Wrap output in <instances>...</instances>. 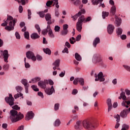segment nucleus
<instances>
[{
  "label": "nucleus",
  "instance_id": "nucleus-21",
  "mask_svg": "<svg viewBox=\"0 0 130 130\" xmlns=\"http://www.w3.org/2000/svg\"><path fill=\"white\" fill-rule=\"evenodd\" d=\"M12 20H13V17L11 16H8L7 20H4V22L1 24V26H3V27L7 26V25H8V22H9V21H12Z\"/></svg>",
  "mask_w": 130,
  "mask_h": 130
},
{
  "label": "nucleus",
  "instance_id": "nucleus-53",
  "mask_svg": "<svg viewBox=\"0 0 130 130\" xmlns=\"http://www.w3.org/2000/svg\"><path fill=\"white\" fill-rule=\"evenodd\" d=\"M59 109V104L58 103L55 104L54 105V110L56 111L58 110Z\"/></svg>",
  "mask_w": 130,
  "mask_h": 130
},
{
  "label": "nucleus",
  "instance_id": "nucleus-57",
  "mask_svg": "<svg viewBox=\"0 0 130 130\" xmlns=\"http://www.w3.org/2000/svg\"><path fill=\"white\" fill-rule=\"evenodd\" d=\"M13 109H15V110H20V107L18 105H15L12 107Z\"/></svg>",
  "mask_w": 130,
  "mask_h": 130
},
{
  "label": "nucleus",
  "instance_id": "nucleus-48",
  "mask_svg": "<svg viewBox=\"0 0 130 130\" xmlns=\"http://www.w3.org/2000/svg\"><path fill=\"white\" fill-rule=\"evenodd\" d=\"M54 2V5H55L56 8L58 9L59 8V5H58V0H53Z\"/></svg>",
  "mask_w": 130,
  "mask_h": 130
},
{
  "label": "nucleus",
  "instance_id": "nucleus-12",
  "mask_svg": "<svg viewBox=\"0 0 130 130\" xmlns=\"http://www.w3.org/2000/svg\"><path fill=\"white\" fill-rule=\"evenodd\" d=\"M78 83H79L80 85H81V86H84V85L85 84L84 79L79 78H75L73 81L74 85H77Z\"/></svg>",
  "mask_w": 130,
  "mask_h": 130
},
{
  "label": "nucleus",
  "instance_id": "nucleus-19",
  "mask_svg": "<svg viewBox=\"0 0 130 130\" xmlns=\"http://www.w3.org/2000/svg\"><path fill=\"white\" fill-rule=\"evenodd\" d=\"M103 2V0H95V1H92V5L94 6H97L99 3L101 4V6L102 8H104L105 7V5L104 4H102V2Z\"/></svg>",
  "mask_w": 130,
  "mask_h": 130
},
{
  "label": "nucleus",
  "instance_id": "nucleus-31",
  "mask_svg": "<svg viewBox=\"0 0 130 130\" xmlns=\"http://www.w3.org/2000/svg\"><path fill=\"white\" fill-rule=\"evenodd\" d=\"M75 57L76 60H78V61H81V60H82V57H81V55L78 53L75 54Z\"/></svg>",
  "mask_w": 130,
  "mask_h": 130
},
{
  "label": "nucleus",
  "instance_id": "nucleus-60",
  "mask_svg": "<svg viewBox=\"0 0 130 130\" xmlns=\"http://www.w3.org/2000/svg\"><path fill=\"white\" fill-rule=\"evenodd\" d=\"M38 95L41 97L42 99L44 98V95H43V93H42L41 91H39L38 92Z\"/></svg>",
  "mask_w": 130,
  "mask_h": 130
},
{
  "label": "nucleus",
  "instance_id": "nucleus-23",
  "mask_svg": "<svg viewBox=\"0 0 130 130\" xmlns=\"http://www.w3.org/2000/svg\"><path fill=\"white\" fill-rule=\"evenodd\" d=\"M115 24L118 26L121 24V19L118 18L117 16L115 15Z\"/></svg>",
  "mask_w": 130,
  "mask_h": 130
},
{
  "label": "nucleus",
  "instance_id": "nucleus-26",
  "mask_svg": "<svg viewBox=\"0 0 130 130\" xmlns=\"http://www.w3.org/2000/svg\"><path fill=\"white\" fill-rule=\"evenodd\" d=\"M98 43H100V38H99V37H97L94 39L93 42V45L94 47H96Z\"/></svg>",
  "mask_w": 130,
  "mask_h": 130
},
{
  "label": "nucleus",
  "instance_id": "nucleus-63",
  "mask_svg": "<svg viewBox=\"0 0 130 130\" xmlns=\"http://www.w3.org/2000/svg\"><path fill=\"white\" fill-rule=\"evenodd\" d=\"M125 92L126 95H127V96H129V95H130V90H129V89H125Z\"/></svg>",
  "mask_w": 130,
  "mask_h": 130
},
{
  "label": "nucleus",
  "instance_id": "nucleus-61",
  "mask_svg": "<svg viewBox=\"0 0 130 130\" xmlns=\"http://www.w3.org/2000/svg\"><path fill=\"white\" fill-rule=\"evenodd\" d=\"M2 127L4 129H8V124L7 123H4L2 125Z\"/></svg>",
  "mask_w": 130,
  "mask_h": 130
},
{
  "label": "nucleus",
  "instance_id": "nucleus-33",
  "mask_svg": "<svg viewBox=\"0 0 130 130\" xmlns=\"http://www.w3.org/2000/svg\"><path fill=\"white\" fill-rule=\"evenodd\" d=\"M80 18H83V19H84V20H83L84 23H87V22H90V21H91V20H92V19H91V17H87V18L86 19V18H85V16H81L80 17Z\"/></svg>",
  "mask_w": 130,
  "mask_h": 130
},
{
  "label": "nucleus",
  "instance_id": "nucleus-62",
  "mask_svg": "<svg viewBox=\"0 0 130 130\" xmlns=\"http://www.w3.org/2000/svg\"><path fill=\"white\" fill-rule=\"evenodd\" d=\"M63 53H69V49L68 48H64V49L63 50L62 52Z\"/></svg>",
  "mask_w": 130,
  "mask_h": 130
},
{
  "label": "nucleus",
  "instance_id": "nucleus-3",
  "mask_svg": "<svg viewBox=\"0 0 130 130\" xmlns=\"http://www.w3.org/2000/svg\"><path fill=\"white\" fill-rule=\"evenodd\" d=\"M84 18L83 17H79L78 22L76 23V29L78 32H81L82 29H83V22H84Z\"/></svg>",
  "mask_w": 130,
  "mask_h": 130
},
{
  "label": "nucleus",
  "instance_id": "nucleus-25",
  "mask_svg": "<svg viewBox=\"0 0 130 130\" xmlns=\"http://www.w3.org/2000/svg\"><path fill=\"white\" fill-rule=\"evenodd\" d=\"M107 104L108 106V111H110L112 108V104H111V99H109L107 100Z\"/></svg>",
  "mask_w": 130,
  "mask_h": 130
},
{
  "label": "nucleus",
  "instance_id": "nucleus-42",
  "mask_svg": "<svg viewBox=\"0 0 130 130\" xmlns=\"http://www.w3.org/2000/svg\"><path fill=\"white\" fill-rule=\"evenodd\" d=\"M116 32L118 35H121L122 34V29L118 28L116 30Z\"/></svg>",
  "mask_w": 130,
  "mask_h": 130
},
{
  "label": "nucleus",
  "instance_id": "nucleus-54",
  "mask_svg": "<svg viewBox=\"0 0 130 130\" xmlns=\"http://www.w3.org/2000/svg\"><path fill=\"white\" fill-rule=\"evenodd\" d=\"M15 37L16 39H18V40L21 39V36L20 35L19 32H18L17 31L15 32Z\"/></svg>",
  "mask_w": 130,
  "mask_h": 130
},
{
  "label": "nucleus",
  "instance_id": "nucleus-27",
  "mask_svg": "<svg viewBox=\"0 0 130 130\" xmlns=\"http://www.w3.org/2000/svg\"><path fill=\"white\" fill-rule=\"evenodd\" d=\"M110 13L113 15V16H114L115 15V13H116V7L115 6H112Z\"/></svg>",
  "mask_w": 130,
  "mask_h": 130
},
{
  "label": "nucleus",
  "instance_id": "nucleus-45",
  "mask_svg": "<svg viewBox=\"0 0 130 130\" xmlns=\"http://www.w3.org/2000/svg\"><path fill=\"white\" fill-rule=\"evenodd\" d=\"M28 12V20H31V15H32V12H31V10L28 9L27 10Z\"/></svg>",
  "mask_w": 130,
  "mask_h": 130
},
{
  "label": "nucleus",
  "instance_id": "nucleus-4",
  "mask_svg": "<svg viewBox=\"0 0 130 130\" xmlns=\"http://www.w3.org/2000/svg\"><path fill=\"white\" fill-rule=\"evenodd\" d=\"M95 81L97 82L99 81V82H104L105 81V78H104V76H103V73L102 72H100L98 74H95Z\"/></svg>",
  "mask_w": 130,
  "mask_h": 130
},
{
  "label": "nucleus",
  "instance_id": "nucleus-55",
  "mask_svg": "<svg viewBox=\"0 0 130 130\" xmlns=\"http://www.w3.org/2000/svg\"><path fill=\"white\" fill-rule=\"evenodd\" d=\"M123 68L127 71L128 72H130V67L127 65H123Z\"/></svg>",
  "mask_w": 130,
  "mask_h": 130
},
{
  "label": "nucleus",
  "instance_id": "nucleus-22",
  "mask_svg": "<svg viewBox=\"0 0 130 130\" xmlns=\"http://www.w3.org/2000/svg\"><path fill=\"white\" fill-rule=\"evenodd\" d=\"M38 86L42 88V89H45L46 88V83L45 80L44 81H40L38 82Z\"/></svg>",
  "mask_w": 130,
  "mask_h": 130
},
{
  "label": "nucleus",
  "instance_id": "nucleus-50",
  "mask_svg": "<svg viewBox=\"0 0 130 130\" xmlns=\"http://www.w3.org/2000/svg\"><path fill=\"white\" fill-rule=\"evenodd\" d=\"M16 90L17 92H21L23 90V88L21 86H17L16 87Z\"/></svg>",
  "mask_w": 130,
  "mask_h": 130
},
{
  "label": "nucleus",
  "instance_id": "nucleus-58",
  "mask_svg": "<svg viewBox=\"0 0 130 130\" xmlns=\"http://www.w3.org/2000/svg\"><path fill=\"white\" fill-rule=\"evenodd\" d=\"M64 75H66V71H63L59 74V76L60 78H63L64 77Z\"/></svg>",
  "mask_w": 130,
  "mask_h": 130
},
{
  "label": "nucleus",
  "instance_id": "nucleus-24",
  "mask_svg": "<svg viewBox=\"0 0 130 130\" xmlns=\"http://www.w3.org/2000/svg\"><path fill=\"white\" fill-rule=\"evenodd\" d=\"M48 12V9H46L44 10V11H41L37 12V14L39 15L40 17L41 18H44L45 17V13H47Z\"/></svg>",
  "mask_w": 130,
  "mask_h": 130
},
{
  "label": "nucleus",
  "instance_id": "nucleus-7",
  "mask_svg": "<svg viewBox=\"0 0 130 130\" xmlns=\"http://www.w3.org/2000/svg\"><path fill=\"white\" fill-rule=\"evenodd\" d=\"M1 54L4 57L5 62H9V51L8 50H1Z\"/></svg>",
  "mask_w": 130,
  "mask_h": 130
},
{
  "label": "nucleus",
  "instance_id": "nucleus-15",
  "mask_svg": "<svg viewBox=\"0 0 130 130\" xmlns=\"http://www.w3.org/2000/svg\"><path fill=\"white\" fill-rule=\"evenodd\" d=\"M47 29L48 30V35L50 38H54L55 36L54 34H53V31H52V29H51V27H50V25H47Z\"/></svg>",
  "mask_w": 130,
  "mask_h": 130
},
{
  "label": "nucleus",
  "instance_id": "nucleus-30",
  "mask_svg": "<svg viewBox=\"0 0 130 130\" xmlns=\"http://www.w3.org/2000/svg\"><path fill=\"white\" fill-rule=\"evenodd\" d=\"M109 16V12L106 11L102 12V18L103 19H106Z\"/></svg>",
  "mask_w": 130,
  "mask_h": 130
},
{
  "label": "nucleus",
  "instance_id": "nucleus-17",
  "mask_svg": "<svg viewBox=\"0 0 130 130\" xmlns=\"http://www.w3.org/2000/svg\"><path fill=\"white\" fill-rule=\"evenodd\" d=\"M34 117V113L32 112V111H30L27 112V115L26 116L25 119L26 120H30V119H32Z\"/></svg>",
  "mask_w": 130,
  "mask_h": 130
},
{
  "label": "nucleus",
  "instance_id": "nucleus-34",
  "mask_svg": "<svg viewBox=\"0 0 130 130\" xmlns=\"http://www.w3.org/2000/svg\"><path fill=\"white\" fill-rule=\"evenodd\" d=\"M60 123V120L59 119H57L54 123V126H59Z\"/></svg>",
  "mask_w": 130,
  "mask_h": 130
},
{
  "label": "nucleus",
  "instance_id": "nucleus-5",
  "mask_svg": "<svg viewBox=\"0 0 130 130\" xmlns=\"http://www.w3.org/2000/svg\"><path fill=\"white\" fill-rule=\"evenodd\" d=\"M16 22H17V19L10 20L9 22V26L5 27L6 30H7V31H12V30H14V27H15V25H16Z\"/></svg>",
  "mask_w": 130,
  "mask_h": 130
},
{
  "label": "nucleus",
  "instance_id": "nucleus-11",
  "mask_svg": "<svg viewBox=\"0 0 130 130\" xmlns=\"http://www.w3.org/2000/svg\"><path fill=\"white\" fill-rule=\"evenodd\" d=\"M26 57L29 59H31L34 61L36 60V57L34 55V53L31 51H28L26 53Z\"/></svg>",
  "mask_w": 130,
  "mask_h": 130
},
{
  "label": "nucleus",
  "instance_id": "nucleus-49",
  "mask_svg": "<svg viewBox=\"0 0 130 130\" xmlns=\"http://www.w3.org/2000/svg\"><path fill=\"white\" fill-rule=\"evenodd\" d=\"M35 28H36V29H37L38 33L40 34V32H41V29H40V27L39 26V25L36 24Z\"/></svg>",
  "mask_w": 130,
  "mask_h": 130
},
{
  "label": "nucleus",
  "instance_id": "nucleus-40",
  "mask_svg": "<svg viewBox=\"0 0 130 130\" xmlns=\"http://www.w3.org/2000/svg\"><path fill=\"white\" fill-rule=\"evenodd\" d=\"M9 69H10V64H5L3 66V70L4 71H9Z\"/></svg>",
  "mask_w": 130,
  "mask_h": 130
},
{
  "label": "nucleus",
  "instance_id": "nucleus-38",
  "mask_svg": "<svg viewBox=\"0 0 130 130\" xmlns=\"http://www.w3.org/2000/svg\"><path fill=\"white\" fill-rule=\"evenodd\" d=\"M129 128V126L127 124H124L122 126L121 130H127Z\"/></svg>",
  "mask_w": 130,
  "mask_h": 130
},
{
  "label": "nucleus",
  "instance_id": "nucleus-39",
  "mask_svg": "<svg viewBox=\"0 0 130 130\" xmlns=\"http://www.w3.org/2000/svg\"><path fill=\"white\" fill-rule=\"evenodd\" d=\"M21 83L24 85V87H27L28 86V81L26 79H22L21 80Z\"/></svg>",
  "mask_w": 130,
  "mask_h": 130
},
{
  "label": "nucleus",
  "instance_id": "nucleus-16",
  "mask_svg": "<svg viewBox=\"0 0 130 130\" xmlns=\"http://www.w3.org/2000/svg\"><path fill=\"white\" fill-rule=\"evenodd\" d=\"M74 128L77 130H81L83 128L82 126V122L81 121H78L74 126Z\"/></svg>",
  "mask_w": 130,
  "mask_h": 130
},
{
  "label": "nucleus",
  "instance_id": "nucleus-52",
  "mask_svg": "<svg viewBox=\"0 0 130 130\" xmlns=\"http://www.w3.org/2000/svg\"><path fill=\"white\" fill-rule=\"evenodd\" d=\"M24 38L26 39H29V32L28 31L24 32Z\"/></svg>",
  "mask_w": 130,
  "mask_h": 130
},
{
  "label": "nucleus",
  "instance_id": "nucleus-56",
  "mask_svg": "<svg viewBox=\"0 0 130 130\" xmlns=\"http://www.w3.org/2000/svg\"><path fill=\"white\" fill-rule=\"evenodd\" d=\"M68 30L63 29L61 31V35H62L63 36H64L67 35V34H68Z\"/></svg>",
  "mask_w": 130,
  "mask_h": 130
},
{
  "label": "nucleus",
  "instance_id": "nucleus-44",
  "mask_svg": "<svg viewBox=\"0 0 130 130\" xmlns=\"http://www.w3.org/2000/svg\"><path fill=\"white\" fill-rule=\"evenodd\" d=\"M53 0L52 1H49L48 2H47L46 3V6L47 7H50V6H51V5H52V4H53Z\"/></svg>",
  "mask_w": 130,
  "mask_h": 130
},
{
  "label": "nucleus",
  "instance_id": "nucleus-64",
  "mask_svg": "<svg viewBox=\"0 0 130 130\" xmlns=\"http://www.w3.org/2000/svg\"><path fill=\"white\" fill-rule=\"evenodd\" d=\"M37 60H39V61L42 60V56H41L39 55H37Z\"/></svg>",
  "mask_w": 130,
  "mask_h": 130
},
{
  "label": "nucleus",
  "instance_id": "nucleus-13",
  "mask_svg": "<svg viewBox=\"0 0 130 130\" xmlns=\"http://www.w3.org/2000/svg\"><path fill=\"white\" fill-rule=\"evenodd\" d=\"M85 13H86L85 9H82L75 15L72 16V18H73V21H76L80 16L82 15V14H85Z\"/></svg>",
  "mask_w": 130,
  "mask_h": 130
},
{
  "label": "nucleus",
  "instance_id": "nucleus-28",
  "mask_svg": "<svg viewBox=\"0 0 130 130\" xmlns=\"http://www.w3.org/2000/svg\"><path fill=\"white\" fill-rule=\"evenodd\" d=\"M73 5L75 6V7H79V6H81V8L83 7V5H82V3L80 0H76L73 3Z\"/></svg>",
  "mask_w": 130,
  "mask_h": 130
},
{
  "label": "nucleus",
  "instance_id": "nucleus-29",
  "mask_svg": "<svg viewBox=\"0 0 130 130\" xmlns=\"http://www.w3.org/2000/svg\"><path fill=\"white\" fill-rule=\"evenodd\" d=\"M30 37L31 39H38L40 36L38 35V34L34 32L31 35Z\"/></svg>",
  "mask_w": 130,
  "mask_h": 130
},
{
  "label": "nucleus",
  "instance_id": "nucleus-47",
  "mask_svg": "<svg viewBox=\"0 0 130 130\" xmlns=\"http://www.w3.org/2000/svg\"><path fill=\"white\" fill-rule=\"evenodd\" d=\"M31 88L34 91H35L36 92H38V91H39V88H37V86L32 85L31 86Z\"/></svg>",
  "mask_w": 130,
  "mask_h": 130
},
{
  "label": "nucleus",
  "instance_id": "nucleus-2",
  "mask_svg": "<svg viewBox=\"0 0 130 130\" xmlns=\"http://www.w3.org/2000/svg\"><path fill=\"white\" fill-rule=\"evenodd\" d=\"M82 126L85 129L93 130L95 129L94 125V119H85L82 121Z\"/></svg>",
  "mask_w": 130,
  "mask_h": 130
},
{
  "label": "nucleus",
  "instance_id": "nucleus-41",
  "mask_svg": "<svg viewBox=\"0 0 130 130\" xmlns=\"http://www.w3.org/2000/svg\"><path fill=\"white\" fill-rule=\"evenodd\" d=\"M19 97H21V98L23 99V98H24V97L23 96V94L20 93L19 94V93H17L15 95H14V98L15 99H17V98H19Z\"/></svg>",
  "mask_w": 130,
  "mask_h": 130
},
{
  "label": "nucleus",
  "instance_id": "nucleus-32",
  "mask_svg": "<svg viewBox=\"0 0 130 130\" xmlns=\"http://www.w3.org/2000/svg\"><path fill=\"white\" fill-rule=\"evenodd\" d=\"M45 83L46 84H49L50 86H53L54 82H53V81L51 79H49V80H45Z\"/></svg>",
  "mask_w": 130,
  "mask_h": 130
},
{
  "label": "nucleus",
  "instance_id": "nucleus-46",
  "mask_svg": "<svg viewBox=\"0 0 130 130\" xmlns=\"http://www.w3.org/2000/svg\"><path fill=\"white\" fill-rule=\"evenodd\" d=\"M42 33L43 35H46L48 33V29H47V26L46 29H44L42 30Z\"/></svg>",
  "mask_w": 130,
  "mask_h": 130
},
{
  "label": "nucleus",
  "instance_id": "nucleus-9",
  "mask_svg": "<svg viewBox=\"0 0 130 130\" xmlns=\"http://www.w3.org/2000/svg\"><path fill=\"white\" fill-rule=\"evenodd\" d=\"M5 101L10 106L14 105V98L12 94H9V97L5 98Z\"/></svg>",
  "mask_w": 130,
  "mask_h": 130
},
{
  "label": "nucleus",
  "instance_id": "nucleus-10",
  "mask_svg": "<svg viewBox=\"0 0 130 130\" xmlns=\"http://www.w3.org/2000/svg\"><path fill=\"white\" fill-rule=\"evenodd\" d=\"M45 92L47 95H52L53 93H55V89L53 86H52L51 88H46L45 89Z\"/></svg>",
  "mask_w": 130,
  "mask_h": 130
},
{
  "label": "nucleus",
  "instance_id": "nucleus-51",
  "mask_svg": "<svg viewBox=\"0 0 130 130\" xmlns=\"http://www.w3.org/2000/svg\"><path fill=\"white\" fill-rule=\"evenodd\" d=\"M70 41L71 44H74V43L76 42V39H75V38L72 37L70 39Z\"/></svg>",
  "mask_w": 130,
  "mask_h": 130
},
{
  "label": "nucleus",
  "instance_id": "nucleus-8",
  "mask_svg": "<svg viewBox=\"0 0 130 130\" xmlns=\"http://www.w3.org/2000/svg\"><path fill=\"white\" fill-rule=\"evenodd\" d=\"M45 20L47 21L48 25H51V24L54 23V20L53 19L52 20L51 14L50 13H47L45 16Z\"/></svg>",
  "mask_w": 130,
  "mask_h": 130
},
{
  "label": "nucleus",
  "instance_id": "nucleus-20",
  "mask_svg": "<svg viewBox=\"0 0 130 130\" xmlns=\"http://www.w3.org/2000/svg\"><path fill=\"white\" fill-rule=\"evenodd\" d=\"M114 30V26L112 24H109L107 27V31L109 34H112Z\"/></svg>",
  "mask_w": 130,
  "mask_h": 130
},
{
  "label": "nucleus",
  "instance_id": "nucleus-14",
  "mask_svg": "<svg viewBox=\"0 0 130 130\" xmlns=\"http://www.w3.org/2000/svg\"><path fill=\"white\" fill-rule=\"evenodd\" d=\"M130 112V107L127 109H124L123 111L121 112L120 115L123 118H124L127 116V114Z\"/></svg>",
  "mask_w": 130,
  "mask_h": 130
},
{
  "label": "nucleus",
  "instance_id": "nucleus-1",
  "mask_svg": "<svg viewBox=\"0 0 130 130\" xmlns=\"http://www.w3.org/2000/svg\"><path fill=\"white\" fill-rule=\"evenodd\" d=\"M10 118L11 119L12 122H17L19 120H21L24 118V115L21 113L18 114V111L15 110H12L10 111Z\"/></svg>",
  "mask_w": 130,
  "mask_h": 130
},
{
  "label": "nucleus",
  "instance_id": "nucleus-36",
  "mask_svg": "<svg viewBox=\"0 0 130 130\" xmlns=\"http://www.w3.org/2000/svg\"><path fill=\"white\" fill-rule=\"evenodd\" d=\"M41 80V78L40 77H35L34 78H32L31 79L32 83H36L37 82H39V81H40Z\"/></svg>",
  "mask_w": 130,
  "mask_h": 130
},
{
  "label": "nucleus",
  "instance_id": "nucleus-43",
  "mask_svg": "<svg viewBox=\"0 0 130 130\" xmlns=\"http://www.w3.org/2000/svg\"><path fill=\"white\" fill-rule=\"evenodd\" d=\"M54 30L55 32H59V31H60V27H59L58 25H56L55 26Z\"/></svg>",
  "mask_w": 130,
  "mask_h": 130
},
{
  "label": "nucleus",
  "instance_id": "nucleus-59",
  "mask_svg": "<svg viewBox=\"0 0 130 130\" xmlns=\"http://www.w3.org/2000/svg\"><path fill=\"white\" fill-rule=\"evenodd\" d=\"M82 37V36L81 35H79L77 36V37L76 38L75 41H80L81 40V38Z\"/></svg>",
  "mask_w": 130,
  "mask_h": 130
},
{
  "label": "nucleus",
  "instance_id": "nucleus-18",
  "mask_svg": "<svg viewBox=\"0 0 130 130\" xmlns=\"http://www.w3.org/2000/svg\"><path fill=\"white\" fill-rule=\"evenodd\" d=\"M114 117L115 118H116L117 123L115 125V128H117L118 127H119V126L120 125V124H119V121H120V116H119V115L117 114V115H114Z\"/></svg>",
  "mask_w": 130,
  "mask_h": 130
},
{
  "label": "nucleus",
  "instance_id": "nucleus-37",
  "mask_svg": "<svg viewBox=\"0 0 130 130\" xmlns=\"http://www.w3.org/2000/svg\"><path fill=\"white\" fill-rule=\"evenodd\" d=\"M43 51L46 53V54H51V51H50V49L49 48H46V49H43Z\"/></svg>",
  "mask_w": 130,
  "mask_h": 130
},
{
  "label": "nucleus",
  "instance_id": "nucleus-35",
  "mask_svg": "<svg viewBox=\"0 0 130 130\" xmlns=\"http://www.w3.org/2000/svg\"><path fill=\"white\" fill-rule=\"evenodd\" d=\"M59 62H60V59H57L55 60V61L53 63V66H54L55 67H59Z\"/></svg>",
  "mask_w": 130,
  "mask_h": 130
},
{
  "label": "nucleus",
  "instance_id": "nucleus-6",
  "mask_svg": "<svg viewBox=\"0 0 130 130\" xmlns=\"http://www.w3.org/2000/svg\"><path fill=\"white\" fill-rule=\"evenodd\" d=\"M92 61L94 63H99V62H102L103 59L102 56L100 55L94 54L92 58Z\"/></svg>",
  "mask_w": 130,
  "mask_h": 130
}]
</instances>
